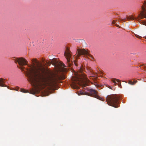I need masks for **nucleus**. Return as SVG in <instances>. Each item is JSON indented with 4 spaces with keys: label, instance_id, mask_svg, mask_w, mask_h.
I'll use <instances>...</instances> for the list:
<instances>
[{
    "label": "nucleus",
    "instance_id": "nucleus-1",
    "mask_svg": "<svg viewBox=\"0 0 146 146\" xmlns=\"http://www.w3.org/2000/svg\"><path fill=\"white\" fill-rule=\"evenodd\" d=\"M32 62L33 65H28V67L26 68V76L28 78L29 81L34 86L45 85L44 77L48 72L42 64L36 59L33 60Z\"/></svg>",
    "mask_w": 146,
    "mask_h": 146
},
{
    "label": "nucleus",
    "instance_id": "nucleus-2",
    "mask_svg": "<svg viewBox=\"0 0 146 146\" xmlns=\"http://www.w3.org/2000/svg\"><path fill=\"white\" fill-rule=\"evenodd\" d=\"M83 70L81 67L78 70V72L76 74V77L73 79L71 87L72 88L77 89L79 88L80 87L77 85L82 86L84 87L88 86V83L86 81V79L85 74L83 73Z\"/></svg>",
    "mask_w": 146,
    "mask_h": 146
},
{
    "label": "nucleus",
    "instance_id": "nucleus-3",
    "mask_svg": "<svg viewBox=\"0 0 146 146\" xmlns=\"http://www.w3.org/2000/svg\"><path fill=\"white\" fill-rule=\"evenodd\" d=\"M119 97L117 95H113L108 96L106 98V101L108 105L117 108L119 106Z\"/></svg>",
    "mask_w": 146,
    "mask_h": 146
},
{
    "label": "nucleus",
    "instance_id": "nucleus-4",
    "mask_svg": "<svg viewBox=\"0 0 146 146\" xmlns=\"http://www.w3.org/2000/svg\"><path fill=\"white\" fill-rule=\"evenodd\" d=\"M60 77L56 74H52L48 77L49 85L52 87L55 86L59 79Z\"/></svg>",
    "mask_w": 146,
    "mask_h": 146
},
{
    "label": "nucleus",
    "instance_id": "nucleus-5",
    "mask_svg": "<svg viewBox=\"0 0 146 146\" xmlns=\"http://www.w3.org/2000/svg\"><path fill=\"white\" fill-rule=\"evenodd\" d=\"M42 61L43 62H44V61L46 62H44L45 64H46L47 65H50L51 64H52L58 68H59L60 65H61L63 67H64L65 66L64 64H61L60 62L58 61L57 58H53L50 62H47L44 59H42Z\"/></svg>",
    "mask_w": 146,
    "mask_h": 146
},
{
    "label": "nucleus",
    "instance_id": "nucleus-6",
    "mask_svg": "<svg viewBox=\"0 0 146 146\" xmlns=\"http://www.w3.org/2000/svg\"><path fill=\"white\" fill-rule=\"evenodd\" d=\"M88 90L89 92L87 95L89 96L97 98L98 99L102 100V98L98 95V92L95 90L92 89H88Z\"/></svg>",
    "mask_w": 146,
    "mask_h": 146
},
{
    "label": "nucleus",
    "instance_id": "nucleus-7",
    "mask_svg": "<svg viewBox=\"0 0 146 146\" xmlns=\"http://www.w3.org/2000/svg\"><path fill=\"white\" fill-rule=\"evenodd\" d=\"M146 7V1L144 3L142 7V11L139 15V17L141 19L146 18V11L145 8ZM143 24L146 26V20L144 22Z\"/></svg>",
    "mask_w": 146,
    "mask_h": 146
},
{
    "label": "nucleus",
    "instance_id": "nucleus-8",
    "mask_svg": "<svg viewBox=\"0 0 146 146\" xmlns=\"http://www.w3.org/2000/svg\"><path fill=\"white\" fill-rule=\"evenodd\" d=\"M64 55L67 60V65L68 66H71L73 64V62L72 61L70 60L71 55L68 50L67 49V50L64 53Z\"/></svg>",
    "mask_w": 146,
    "mask_h": 146
},
{
    "label": "nucleus",
    "instance_id": "nucleus-9",
    "mask_svg": "<svg viewBox=\"0 0 146 146\" xmlns=\"http://www.w3.org/2000/svg\"><path fill=\"white\" fill-rule=\"evenodd\" d=\"M15 62L17 63H18L20 66L25 65L27 64V60L23 57L17 58L14 59Z\"/></svg>",
    "mask_w": 146,
    "mask_h": 146
},
{
    "label": "nucleus",
    "instance_id": "nucleus-10",
    "mask_svg": "<svg viewBox=\"0 0 146 146\" xmlns=\"http://www.w3.org/2000/svg\"><path fill=\"white\" fill-rule=\"evenodd\" d=\"M76 54H77V57H78L82 55L85 56H91L88 52L84 49H78Z\"/></svg>",
    "mask_w": 146,
    "mask_h": 146
},
{
    "label": "nucleus",
    "instance_id": "nucleus-11",
    "mask_svg": "<svg viewBox=\"0 0 146 146\" xmlns=\"http://www.w3.org/2000/svg\"><path fill=\"white\" fill-rule=\"evenodd\" d=\"M127 20H134L135 19L137 20H139V17H137V18H136L131 15L127 16Z\"/></svg>",
    "mask_w": 146,
    "mask_h": 146
},
{
    "label": "nucleus",
    "instance_id": "nucleus-12",
    "mask_svg": "<svg viewBox=\"0 0 146 146\" xmlns=\"http://www.w3.org/2000/svg\"><path fill=\"white\" fill-rule=\"evenodd\" d=\"M137 82V80L134 81L133 82H132L131 81H129L128 82V83L131 85H133L135 83H136Z\"/></svg>",
    "mask_w": 146,
    "mask_h": 146
},
{
    "label": "nucleus",
    "instance_id": "nucleus-13",
    "mask_svg": "<svg viewBox=\"0 0 146 146\" xmlns=\"http://www.w3.org/2000/svg\"><path fill=\"white\" fill-rule=\"evenodd\" d=\"M112 81L114 83V85H116L117 84V83L116 82V81H117L118 82H120V81L118 79H112Z\"/></svg>",
    "mask_w": 146,
    "mask_h": 146
},
{
    "label": "nucleus",
    "instance_id": "nucleus-14",
    "mask_svg": "<svg viewBox=\"0 0 146 146\" xmlns=\"http://www.w3.org/2000/svg\"><path fill=\"white\" fill-rule=\"evenodd\" d=\"M19 91L25 93L29 92V91L28 90H26L22 88L20 89Z\"/></svg>",
    "mask_w": 146,
    "mask_h": 146
},
{
    "label": "nucleus",
    "instance_id": "nucleus-15",
    "mask_svg": "<svg viewBox=\"0 0 146 146\" xmlns=\"http://www.w3.org/2000/svg\"><path fill=\"white\" fill-rule=\"evenodd\" d=\"M19 68H20L21 70H23L25 69V67L23 66H19Z\"/></svg>",
    "mask_w": 146,
    "mask_h": 146
},
{
    "label": "nucleus",
    "instance_id": "nucleus-16",
    "mask_svg": "<svg viewBox=\"0 0 146 146\" xmlns=\"http://www.w3.org/2000/svg\"><path fill=\"white\" fill-rule=\"evenodd\" d=\"M74 63L75 66H77V65H78L77 61L76 60H74Z\"/></svg>",
    "mask_w": 146,
    "mask_h": 146
},
{
    "label": "nucleus",
    "instance_id": "nucleus-17",
    "mask_svg": "<svg viewBox=\"0 0 146 146\" xmlns=\"http://www.w3.org/2000/svg\"><path fill=\"white\" fill-rule=\"evenodd\" d=\"M19 87L17 86L13 90H16L17 91H19Z\"/></svg>",
    "mask_w": 146,
    "mask_h": 146
},
{
    "label": "nucleus",
    "instance_id": "nucleus-18",
    "mask_svg": "<svg viewBox=\"0 0 146 146\" xmlns=\"http://www.w3.org/2000/svg\"><path fill=\"white\" fill-rule=\"evenodd\" d=\"M127 19V17H124L123 18L121 19H120L121 21H123L124 20H126V19Z\"/></svg>",
    "mask_w": 146,
    "mask_h": 146
},
{
    "label": "nucleus",
    "instance_id": "nucleus-19",
    "mask_svg": "<svg viewBox=\"0 0 146 146\" xmlns=\"http://www.w3.org/2000/svg\"><path fill=\"white\" fill-rule=\"evenodd\" d=\"M115 21L114 20H113L112 21V25H114L115 24Z\"/></svg>",
    "mask_w": 146,
    "mask_h": 146
},
{
    "label": "nucleus",
    "instance_id": "nucleus-20",
    "mask_svg": "<svg viewBox=\"0 0 146 146\" xmlns=\"http://www.w3.org/2000/svg\"><path fill=\"white\" fill-rule=\"evenodd\" d=\"M136 36L138 38H141V36H139V35H137V36L136 35Z\"/></svg>",
    "mask_w": 146,
    "mask_h": 146
},
{
    "label": "nucleus",
    "instance_id": "nucleus-21",
    "mask_svg": "<svg viewBox=\"0 0 146 146\" xmlns=\"http://www.w3.org/2000/svg\"><path fill=\"white\" fill-rule=\"evenodd\" d=\"M144 37L145 39H146V36H145V37Z\"/></svg>",
    "mask_w": 146,
    "mask_h": 146
},
{
    "label": "nucleus",
    "instance_id": "nucleus-22",
    "mask_svg": "<svg viewBox=\"0 0 146 146\" xmlns=\"http://www.w3.org/2000/svg\"><path fill=\"white\" fill-rule=\"evenodd\" d=\"M31 94H34V93H32V92H31Z\"/></svg>",
    "mask_w": 146,
    "mask_h": 146
},
{
    "label": "nucleus",
    "instance_id": "nucleus-23",
    "mask_svg": "<svg viewBox=\"0 0 146 146\" xmlns=\"http://www.w3.org/2000/svg\"><path fill=\"white\" fill-rule=\"evenodd\" d=\"M43 65V67H44V65Z\"/></svg>",
    "mask_w": 146,
    "mask_h": 146
},
{
    "label": "nucleus",
    "instance_id": "nucleus-24",
    "mask_svg": "<svg viewBox=\"0 0 146 146\" xmlns=\"http://www.w3.org/2000/svg\"><path fill=\"white\" fill-rule=\"evenodd\" d=\"M43 65V67H44V65Z\"/></svg>",
    "mask_w": 146,
    "mask_h": 146
},
{
    "label": "nucleus",
    "instance_id": "nucleus-25",
    "mask_svg": "<svg viewBox=\"0 0 146 146\" xmlns=\"http://www.w3.org/2000/svg\"><path fill=\"white\" fill-rule=\"evenodd\" d=\"M90 71V72H92V70H91V71Z\"/></svg>",
    "mask_w": 146,
    "mask_h": 146
}]
</instances>
